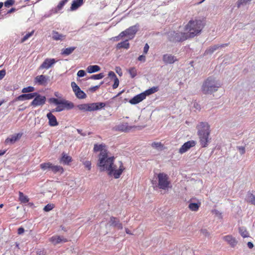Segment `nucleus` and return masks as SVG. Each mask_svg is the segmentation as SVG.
I'll list each match as a JSON object with an SVG mask.
<instances>
[{"label": "nucleus", "instance_id": "1", "mask_svg": "<svg viewBox=\"0 0 255 255\" xmlns=\"http://www.w3.org/2000/svg\"><path fill=\"white\" fill-rule=\"evenodd\" d=\"M94 152H100L97 165L100 171H108L115 161V157L109 156L107 147L105 144H95Z\"/></svg>", "mask_w": 255, "mask_h": 255}, {"label": "nucleus", "instance_id": "2", "mask_svg": "<svg viewBox=\"0 0 255 255\" xmlns=\"http://www.w3.org/2000/svg\"><path fill=\"white\" fill-rule=\"evenodd\" d=\"M197 134L202 147H205L208 145L210 138V126L207 122H200L196 126Z\"/></svg>", "mask_w": 255, "mask_h": 255}, {"label": "nucleus", "instance_id": "3", "mask_svg": "<svg viewBox=\"0 0 255 255\" xmlns=\"http://www.w3.org/2000/svg\"><path fill=\"white\" fill-rule=\"evenodd\" d=\"M221 86V83L215 78L209 77L203 81L201 90L204 94H212L217 92Z\"/></svg>", "mask_w": 255, "mask_h": 255}, {"label": "nucleus", "instance_id": "4", "mask_svg": "<svg viewBox=\"0 0 255 255\" xmlns=\"http://www.w3.org/2000/svg\"><path fill=\"white\" fill-rule=\"evenodd\" d=\"M204 26L202 20L192 19L185 25V30L189 38H192L201 33Z\"/></svg>", "mask_w": 255, "mask_h": 255}, {"label": "nucleus", "instance_id": "5", "mask_svg": "<svg viewBox=\"0 0 255 255\" xmlns=\"http://www.w3.org/2000/svg\"><path fill=\"white\" fill-rule=\"evenodd\" d=\"M49 102L57 106L55 109L52 110V112H60L65 110H71L74 107L72 102L65 99L51 98L49 99Z\"/></svg>", "mask_w": 255, "mask_h": 255}, {"label": "nucleus", "instance_id": "6", "mask_svg": "<svg viewBox=\"0 0 255 255\" xmlns=\"http://www.w3.org/2000/svg\"><path fill=\"white\" fill-rule=\"evenodd\" d=\"M156 187L159 189L168 191L171 187V182L169 176L164 172L156 174Z\"/></svg>", "mask_w": 255, "mask_h": 255}, {"label": "nucleus", "instance_id": "7", "mask_svg": "<svg viewBox=\"0 0 255 255\" xmlns=\"http://www.w3.org/2000/svg\"><path fill=\"white\" fill-rule=\"evenodd\" d=\"M125 167L121 161L113 162L111 167L107 171L108 175L114 177L115 179L120 177L123 172L125 170Z\"/></svg>", "mask_w": 255, "mask_h": 255}, {"label": "nucleus", "instance_id": "8", "mask_svg": "<svg viewBox=\"0 0 255 255\" xmlns=\"http://www.w3.org/2000/svg\"><path fill=\"white\" fill-rule=\"evenodd\" d=\"M105 106L104 103L82 104L77 105V108L82 112H92L101 109Z\"/></svg>", "mask_w": 255, "mask_h": 255}, {"label": "nucleus", "instance_id": "9", "mask_svg": "<svg viewBox=\"0 0 255 255\" xmlns=\"http://www.w3.org/2000/svg\"><path fill=\"white\" fill-rule=\"evenodd\" d=\"M169 39L170 41L173 42H180L185 41L189 39L187 32H176L175 31L171 32L169 33Z\"/></svg>", "mask_w": 255, "mask_h": 255}, {"label": "nucleus", "instance_id": "10", "mask_svg": "<svg viewBox=\"0 0 255 255\" xmlns=\"http://www.w3.org/2000/svg\"><path fill=\"white\" fill-rule=\"evenodd\" d=\"M40 167L44 170L48 169L54 173L57 172L62 173L64 172L62 167L59 165H54L50 162L41 164Z\"/></svg>", "mask_w": 255, "mask_h": 255}, {"label": "nucleus", "instance_id": "11", "mask_svg": "<svg viewBox=\"0 0 255 255\" xmlns=\"http://www.w3.org/2000/svg\"><path fill=\"white\" fill-rule=\"evenodd\" d=\"M138 24L130 26L126 30L122 31L120 34V36H121V37L127 36L128 37L129 39H131L134 37L135 33L138 29Z\"/></svg>", "mask_w": 255, "mask_h": 255}, {"label": "nucleus", "instance_id": "12", "mask_svg": "<svg viewBox=\"0 0 255 255\" xmlns=\"http://www.w3.org/2000/svg\"><path fill=\"white\" fill-rule=\"evenodd\" d=\"M71 87L75 95L78 99H84L86 97V94L82 91L79 87L74 82L71 83Z\"/></svg>", "mask_w": 255, "mask_h": 255}, {"label": "nucleus", "instance_id": "13", "mask_svg": "<svg viewBox=\"0 0 255 255\" xmlns=\"http://www.w3.org/2000/svg\"><path fill=\"white\" fill-rule=\"evenodd\" d=\"M33 105L41 106L43 105L46 101L45 97L38 95L36 93H33Z\"/></svg>", "mask_w": 255, "mask_h": 255}, {"label": "nucleus", "instance_id": "14", "mask_svg": "<svg viewBox=\"0 0 255 255\" xmlns=\"http://www.w3.org/2000/svg\"><path fill=\"white\" fill-rule=\"evenodd\" d=\"M223 241L226 242L232 248H234L238 244V242L235 237L231 235H228L222 237Z\"/></svg>", "mask_w": 255, "mask_h": 255}, {"label": "nucleus", "instance_id": "15", "mask_svg": "<svg viewBox=\"0 0 255 255\" xmlns=\"http://www.w3.org/2000/svg\"><path fill=\"white\" fill-rule=\"evenodd\" d=\"M22 134L23 133L22 132H19L10 135L5 139V144H12L14 143L16 141L18 140L21 137Z\"/></svg>", "mask_w": 255, "mask_h": 255}, {"label": "nucleus", "instance_id": "16", "mask_svg": "<svg viewBox=\"0 0 255 255\" xmlns=\"http://www.w3.org/2000/svg\"><path fill=\"white\" fill-rule=\"evenodd\" d=\"M49 241L54 245H56L61 243H66L68 241L67 239L63 236H53L49 238Z\"/></svg>", "mask_w": 255, "mask_h": 255}, {"label": "nucleus", "instance_id": "17", "mask_svg": "<svg viewBox=\"0 0 255 255\" xmlns=\"http://www.w3.org/2000/svg\"><path fill=\"white\" fill-rule=\"evenodd\" d=\"M195 145V142L193 140L188 141L184 143L179 149V152L183 154L189 150L191 147Z\"/></svg>", "mask_w": 255, "mask_h": 255}, {"label": "nucleus", "instance_id": "18", "mask_svg": "<svg viewBox=\"0 0 255 255\" xmlns=\"http://www.w3.org/2000/svg\"><path fill=\"white\" fill-rule=\"evenodd\" d=\"M48 79V78L47 76L41 75L37 76L35 78L34 82L35 84H37L38 85L45 86L47 84Z\"/></svg>", "mask_w": 255, "mask_h": 255}, {"label": "nucleus", "instance_id": "19", "mask_svg": "<svg viewBox=\"0 0 255 255\" xmlns=\"http://www.w3.org/2000/svg\"><path fill=\"white\" fill-rule=\"evenodd\" d=\"M56 62V61L54 58H47L40 65V68L48 69L52 67Z\"/></svg>", "mask_w": 255, "mask_h": 255}, {"label": "nucleus", "instance_id": "20", "mask_svg": "<svg viewBox=\"0 0 255 255\" xmlns=\"http://www.w3.org/2000/svg\"><path fill=\"white\" fill-rule=\"evenodd\" d=\"M162 60L165 64H173L178 60L176 57L171 54H166L163 55Z\"/></svg>", "mask_w": 255, "mask_h": 255}, {"label": "nucleus", "instance_id": "21", "mask_svg": "<svg viewBox=\"0 0 255 255\" xmlns=\"http://www.w3.org/2000/svg\"><path fill=\"white\" fill-rule=\"evenodd\" d=\"M145 99L144 94L141 93L133 97L129 101V103L131 105H135L140 103Z\"/></svg>", "mask_w": 255, "mask_h": 255}, {"label": "nucleus", "instance_id": "22", "mask_svg": "<svg viewBox=\"0 0 255 255\" xmlns=\"http://www.w3.org/2000/svg\"><path fill=\"white\" fill-rule=\"evenodd\" d=\"M109 224L110 226L115 227L119 230H122L123 228V225L120 222L119 220L114 217H112L110 218Z\"/></svg>", "mask_w": 255, "mask_h": 255}, {"label": "nucleus", "instance_id": "23", "mask_svg": "<svg viewBox=\"0 0 255 255\" xmlns=\"http://www.w3.org/2000/svg\"><path fill=\"white\" fill-rule=\"evenodd\" d=\"M46 117L48 120V124L50 126L56 127L58 125L56 118L52 114V112L48 113Z\"/></svg>", "mask_w": 255, "mask_h": 255}, {"label": "nucleus", "instance_id": "24", "mask_svg": "<svg viewBox=\"0 0 255 255\" xmlns=\"http://www.w3.org/2000/svg\"><path fill=\"white\" fill-rule=\"evenodd\" d=\"M192 200L193 199H191L189 201V205H188V208L192 211L197 212V211H198L200 207L201 206V203L198 200H197V202H192Z\"/></svg>", "mask_w": 255, "mask_h": 255}, {"label": "nucleus", "instance_id": "25", "mask_svg": "<svg viewBox=\"0 0 255 255\" xmlns=\"http://www.w3.org/2000/svg\"><path fill=\"white\" fill-rule=\"evenodd\" d=\"M134 127L128 126L127 123H123L116 127V129L121 131L128 132Z\"/></svg>", "mask_w": 255, "mask_h": 255}, {"label": "nucleus", "instance_id": "26", "mask_svg": "<svg viewBox=\"0 0 255 255\" xmlns=\"http://www.w3.org/2000/svg\"><path fill=\"white\" fill-rule=\"evenodd\" d=\"M52 37V39L54 40H62L65 38V35L60 34L57 31H53Z\"/></svg>", "mask_w": 255, "mask_h": 255}, {"label": "nucleus", "instance_id": "27", "mask_svg": "<svg viewBox=\"0 0 255 255\" xmlns=\"http://www.w3.org/2000/svg\"><path fill=\"white\" fill-rule=\"evenodd\" d=\"M71 161L72 158L64 153L62 154V156L60 160V163L64 164H69Z\"/></svg>", "mask_w": 255, "mask_h": 255}, {"label": "nucleus", "instance_id": "28", "mask_svg": "<svg viewBox=\"0 0 255 255\" xmlns=\"http://www.w3.org/2000/svg\"><path fill=\"white\" fill-rule=\"evenodd\" d=\"M32 99V93L24 94L18 96L15 100L23 101Z\"/></svg>", "mask_w": 255, "mask_h": 255}, {"label": "nucleus", "instance_id": "29", "mask_svg": "<svg viewBox=\"0 0 255 255\" xmlns=\"http://www.w3.org/2000/svg\"><path fill=\"white\" fill-rule=\"evenodd\" d=\"M83 0H74L71 6V10H75L77 9L83 4Z\"/></svg>", "mask_w": 255, "mask_h": 255}, {"label": "nucleus", "instance_id": "30", "mask_svg": "<svg viewBox=\"0 0 255 255\" xmlns=\"http://www.w3.org/2000/svg\"><path fill=\"white\" fill-rule=\"evenodd\" d=\"M246 200L248 202L255 205V195L253 194L252 192H248L246 198Z\"/></svg>", "mask_w": 255, "mask_h": 255}, {"label": "nucleus", "instance_id": "31", "mask_svg": "<svg viewBox=\"0 0 255 255\" xmlns=\"http://www.w3.org/2000/svg\"><path fill=\"white\" fill-rule=\"evenodd\" d=\"M100 69L98 65H90L87 68V71L89 73H93L99 71Z\"/></svg>", "mask_w": 255, "mask_h": 255}, {"label": "nucleus", "instance_id": "32", "mask_svg": "<svg viewBox=\"0 0 255 255\" xmlns=\"http://www.w3.org/2000/svg\"><path fill=\"white\" fill-rule=\"evenodd\" d=\"M239 232L241 236L244 238L249 237V233L247 231L246 228L244 227H240L239 228Z\"/></svg>", "mask_w": 255, "mask_h": 255}, {"label": "nucleus", "instance_id": "33", "mask_svg": "<svg viewBox=\"0 0 255 255\" xmlns=\"http://www.w3.org/2000/svg\"><path fill=\"white\" fill-rule=\"evenodd\" d=\"M227 45V44H225V45ZM224 45H215L211 46L206 50L205 53L207 54H211L213 52H214L215 50H216L217 49H218L219 47H224Z\"/></svg>", "mask_w": 255, "mask_h": 255}, {"label": "nucleus", "instance_id": "34", "mask_svg": "<svg viewBox=\"0 0 255 255\" xmlns=\"http://www.w3.org/2000/svg\"><path fill=\"white\" fill-rule=\"evenodd\" d=\"M158 91V88L157 87H153L144 92H142V93L144 94L145 95V98H146L147 96H149L152 94H153Z\"/></svg>", "mask_w": 255, "mask_h": 255}, {"label": "nucleus", "instance_id": "35", "mask_svg": "<svg viewBox=\"0 0 255 255\" xmlns=\"http://www.w3.org/2000/svg\"><path fill=\"white\" fill-rule=\"evenodd\" d=\"M129 46V44L128 42V40H125L124 41L121 42L120 43H119L117 45V48L118 49H121L122 48H124L125 49H128Z\"/></svg>", "mask_w": 255, "mask_h": 255}, {"label": "nucleus", "instance_id": "36", "mask_svg": "<svg viewBox=\"0 0 255 255\" xmlns=\"http://www.w3.org/2000/svg\"><path fill=\"white\" fill-rule=\"evenodd\" d=\"M80 161L82 162L85 167L87 168L88 170H90L91 169V162L90 161L87 160L85 158H81L80 159Z\"/></svg>", "mask_w": 255, "mask_h": 255}, {"label": "nucleus", "instance_id": "37", "mask_svg": "<svg viewBox=\"0 0 255 255\" xmlns=\"http://www.w3.org/2000/svg\"><path fill=\"white\" fill-rule=\"evenodd\" d=\"M75 48H76L75 47H70L65 49H63L62 50V54L65 55H69L74 51Z\"/></svg>", "mask_w": 255, "mask_h": 255}, {"label": "nucleus", "instance_id": "38", "mask_svg": "<svg viewBox=\"0 0 255 255\" xmlns=\"http://www.w3.org/2000/svg\"><path fill=\"white\" fill-rule=\"evenodd\" d=\"M151 146L156 149H161L163 147V145L160 142H153L151 144Z\"/></svg>", "mask_w": 255, "mask_h": 255}, {"label": "nucleus", "instance_id": "39", "mask_svg": "<svg viewBox=\"0 0 255 255\" xmlns=\"http://www.w3.org/2000/svg\"><path fill=\"white\" fill-rule=\"evenodd\" d=\"M19 199L20 201L23 203L28 202V199L26 196H25L22 192H19Z\"/></svg>", "mask_w": 255, "mask_h": 255}, {"label": "nucleus", "instance_id": "40", "mask_svg": "<svg viewBox=\"0 0 255 255\" xmlns=\"http://www.w3.org/2000/svg\"><path fill=\"white\" fill-rule=\"evenodd\" d=\"M211 212L213 214L215 215V217L218 219H222L223 218L222 213L220 211L216 209H214L212 210Z\"/></svg>", "mask_w": 255, "mask_h": 255}, {"label": "nucleus", "instance_id": "41", "mask_svg": "<svg viewBox=\"0 0 255 255\" xmlns=\"http://www.w3.org/2000/svg\"><path fill=\"white\" fill-rule=\"evenodd\" d=\"M128 72L130 74V77L133 78L135 77L137 75V71L134 67H132L128 70Z\"/></svg>", "mask_w": 255, "mask_h": 255}, {"label": "nucleus", "instance_id": "42", "mask_svg": "<svg viewBox=\"0 0 255 255\" xmlns=\"http://www.w3.org/2000/svg\"><path fill=\"white\" fill-rule=\"evenodd\" d=\"M104 77V75L103 73H99L96 75H93L91 77L90 79L94 80H98L101 79Z\"/></svg>", "mask_w": 255, "mask_h": 255}, {"label": "nucleus", "instance_id": "43", "mask_svg": "<svg viewBox=\"0 0 255 255\" xmlns=\"http://www.w3.org/2000/svg\"><path fill=\"white\" fill-rule=\"evenodd\" d=\"M54 206L53 204H48L44 207L43 210L45 212H49L52 210L54 208Z\"/></svg>", "mask_w": 255, "mask_h": 255}, {"label": "nucleus", "instance_id": "44", "mask_svg": "<svg viewBox=\"0 0 255 255\" xmlns=\"http://www.w3.org/2000/svg\"><path fill=\"white\" fill-rule=\"evenodd\" d=\"M252 0H238V7H240L241 5H246Z\"/></svg>", "mask_w": 255, "mask_h": 255}, {"label": "nucleus", "instance_id": "45", "mask_svg": "<svg viewBox=\"0 0 255 255\" xmlns=\"http://www.w3.org/2000/svg\"><path fill=\"white\" fill-rule=\"evenodd\" d=\"M14 3V0H7L4 3V6L5 7H9L10 6L12 5Z\"/></svg>", "mask_w": 255, "mask_h": 255}, {"label": "nucleus", "instance_id": "46", "mask_svg": "<svg viewBox=\"0 0 255 255\" xmlns=\"http://www.w3.org/2000/svg\"><path fill=\"white\" fill-rule=\"evenodd\" d=\"M67 1V0H62L57 5V8L58 9V10L61 9L63 7V6L65 4Z\"/></svg>", "mask_w": 255, "mask_h": 255}, {"label": "nucleus", "instance_id": "47", "mask_svg": "<svg viewBox=\"0 0 255 255\" xmlns=\"http://www.w3.org/2000/svg\"><path fill=\"white\" fill-rule=\"evenodd\" d=\"M32 35V32H29L27 33L21 39V42H24L28 38H29Z\"/></svg>", "mask_w": 255, "mask_h": 255}, {"label": "nucleus", "instance_id": "48", "mask_svg": "<svg viewBox=\"0 0 255 255\" xmlns=\"http://www.w3.org/2000/svg\"><path fill=\"white\" fill-rule=\"evenodd\" d=\"M32 92V86H28L26 88H23L22 92L24 93H29Z\"/></svg>", "mask_w": 255, "mask_h": 255}, {"label": "nucleus", "instance_id": "49", "mask_svg": "<svg viewBox=\"0 0 255 255\" xmlns=\"http://www.w3.org/2000/svg\"><path fill=\"white\" fill-rule=\"evenodd\" d=\"M119 85V80L117 77L114 78V83L113 85V89H116L118 88Z\"/></svg>", "mask_w": 255, "mask_h": 255}, {"label": "nucleus", "instance_id": "50", "mask_svg": "<svg viewBox=\"0 0 255 255\" xmlns=\"http://www.w3.org/2000/svg\"><path fill=\"white\" fill-rule=\"evenodd\" d=\"M86 75L85 71L83 70H79L77 73V76L79 77H84Z\"/></svg>", "mask_w": 255, "mask_h": 255}, {"label": "nucleus", "instance_id": "51", "mask_svg": "<svg viewBox=\"0 0 255 255\" xmlns=\"http://www.w3.org/2000/svg\"><path fill=\"white\" fill-rule=\"evenodd\" d=\"M116 72L120 76H122L123 72L122 69L120 67H116L115 68Z\"/></svg>", "mask_w": 255, "mask_h": 255}, {"label": "nucleus", "instance_id": "52", "mask_svg": "<svg viewBox=\"0 0 255 255\" xmlns=\"http://www.w3.org/2000/svg\"><path fill=\"white\" fill-rule=\"evenodd\" d=\"M238 150L239 151L241 154H244L245 153V148L244 146L238 147Z\"/></svg>", "mask_w": 255, "mask_h": 255}, {"label": "nucleus", "instance_id": "53", "mask_svg": "<svg viewBox=\"0 0 255 255\" xmlns=\"http://www.w3.org/2000/svg\"><path fill=\"white\" fill-rule=\"evenodd\" d=\"M6 74V71L5 70L2 69L1 70H0V80H1L3 78V77L5 76Z\"/></svg>", "mask_w": 255, "mask_h": 255}, {"label": "nucleus", "instance_id": "54", "mask_svg": "<svg viewBox=\"0 0 255 255\" xmlns=\"http://www.w3.org/2000/svg\"><path fill=\"white\" fill-rule=\"evenodd\" d=\"M108 76L111 78H115L117 77L116 74L113 71L109 72V73H108Z\"/></svg>", "mask_w": 255, "mask_h": 255}, {"label": "nucleus", "instance_id": "55", "mask_svg": "<svg viewBox=\"0 0 255 255\" xmlns=\"http://www.w3.org/2000/svg\"><path fill=\"white\" fill-rule=\"evenodd\" d=\"M45 253L43 250H38L36 252V255H45Z\"/></svg>", "mask_w": 255, "mask_h": 255}, {"label": "nucleus", "instance_id": "56", "mask_svg": "<svg viewBox=\"0 0 255 255\" xmlns=\"http://www.w3.org/2000/svg\"><path fill=\"white\" fill-rule=\"evenodd\" d=\"M145 59H146V57L144 55H140L138 57V60L140 61H141V62H145Z\"/></svg>", "mask_w": 255, "mask_h": 255}, {"label": "nucleus", "instance_id": "57", "mask_svg": "<svg viewBox=\"0 0 255 255\" xmlns=\"http://www.w3.org/2000/svg\"><path fill=\"white\" fill-rule=\"evenodd\" d=\"M148 49H149V46L146 43L144 45V48H143V52H144V53L146 54L147 53V52H148Z\"/></svg>", "mask_w": 255, "mask_h": 255}, {"label": "nucleus", "instance_id": "58", "mask_svg": "<svg viewBox=\"0 0 255 255\" xmlns=\"http://www.w3.org/2000/svg\"><path fill=\"white\" fill-rule=\"evenodd\" d=\"M24 231V229L22 227H20V228H18V229L17 230V233L19 235H21L22 233H23Z\"/></svg>", "mask_w": 255, "mask_h": 255}, {"label": "nucleus", "instance_id": "59", "mask_svg": "<svg viewBox=\"0 0 255 255\" xmlns=\"http://www.w3.org/2000/svg\"><path fill=\"white\" fill-rule=\"evenodd\" d=\"M103 84V82H101V84L100 85H98V86H94V87H93L92 88H91V90L92 91H95V90H96L97 89H98L100 85Z\"/></svg>", "mask_w": 255, "mask_h": 255}, {"label": "nucleus", "instance_id": "60", "mask_svg": "<svg viewBox=\"0 0 255 255\" xmlns=\"http://www.w3.org/2000/svg\"><path fill=\"white\" fill-rule=\"evenodd\" d=\"M201 232L202 234L206 236H209L210 235L209 233L206 229L202 230Z\"/></svg>", "mask_w": 255, "mask_h": 255}, {"label": "nucleus", "instance_id": "61", "mask_svg": "<svg viewBox=\"0 0 255 255\" xmlns=\"http://www.w3.org/2000/svg\"><path fill=\"white\" fill-rule=\"evenodd\" d=\"M247 245L249 249H252L254 247V244L251 242H249Z\"/></svg>", "mask_w": 255, "mask_h": 255}, {"label": "nucleus", "instance_id": "62", "mask_svg": "<svg viewBox=\"0 0 255 255\" xmlns=\"http://www.w3.org/2000/svg\"><path fill=\"white\" fill-rule=\"evenodd\" d=\"M125 230H126V232L127 234H129V235H132V234L131 233V232L128 229L126 228Z\"/></svg>", "mask_w": 255, "mask_h": 255}, {"label": "nucleus", "instance_id": "63", "mask_svg": "<svg viewBox=\"0 0 255 255\" xmlns=\"http://www.w3.org/2000/svg\"><path fill=\"white\" fill-rule=\"evenodd\" d=\"M15 10V8H11L10 9H9L8 11H7V13H11L12 12H14V11Z\"/></svg>", "mask_w": 255, "mask_h": 255}, {"label": "nucleus", "instance_id": "64", "mask_svg": "<svg viewBox=\"0 0 255 255\" xmlns=\"http://www.w3.org/2000/svg\"><path fill=\"white\" fill-rule=\"evenodd\" d=\"M5 150H0V156L3 155L5 153Z\"/></svg>", "mask_w": 255, "mask_h": 255}]
</instances>
